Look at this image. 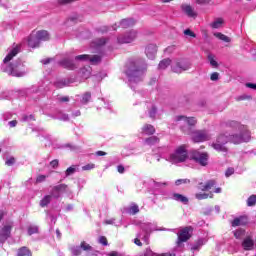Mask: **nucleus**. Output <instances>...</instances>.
Returning <instances> with one entry per match:
<instances>
[{"label": "nucleus", "instance_id": "f257e3e1", "mask_svg": "<svg viewBox=\"0 0 256 256\" xmlns=\"http://www.w3.org/2000/svg\"><path fill=\"white\" fill-rule=\"evenodd\" d=\"M229 127H236L239 130V133L232 135L219 134L216 138V141L212 143L211 147L217 153H223L227 155L229 153V147L227 143H233V145H241V143H247L251 139V133L245 125H240L237 121H229Z\"/></svg>", "mask_w": 256, "mask_h": 256}, {"label": "nucleus", "instance_id": "f03ea898", "mask_svg": "<svg viewBox=\"0 0 256 256\" xmlns=\"http://www.w3.org/2000/svg\"><path fill=\"white\" fill-rule=\"evenodd\" d=\"M126 74L129 77H137L138 73H145L147 71V64L143 61H130L126 64Z\"/></svg>", "mask_w": 256, "mask_h": 256}, {"label": "nucleus", "instance_id": "7ed1b4c3", "mask_svg": "<svg viewBox=\"0 0 256 256\" xmlns=\"http://www.w3.org/2000/svg\"><path fill=\"white\" fill-rule=\"evenodd\" d=\"M182 132L184 133V135H192V141L194 143H203L211 139V135H209V132L207 130L191 131V128H188V130L182 128Z\"/></svg>", "mask_w": 256, "mask_h": 256}, {"label": "nucleus", "instance_id": "20e7f679", "mask_svg": "<svg viewBox=\"0 0 256 256\" xmlns=\"http://www.w3.org/2000/svg\"><path fill=\"white\" fill-rule=\"evenodd\" d=\"M187 157H189V153L187 152V145L185 144L180 145L175 152L170 155L172 163H185Z\"/></svg>", "mask_w": 256, "mask_h": 256}, {"label": "nucleus", "instance_id": "39448f33", "mask_svg": "<svg viewBox=\"0 0 256 256\" xmlns=\"http://www.w3.org/2000/svg\"><path fill=\"white\" fill-rule=\"evenodd\" d=\"M190 159L201 165V167H207L209 165V153L199 152V150H192L190 152Z\"/></svg>", "mask_w": 256, "mask_h": 256}, {"label": "nucleus", "instance_id": "423d86ee", "mask_svg": "<svg viewBox=\"0 0 256 256\" xmlns=\"http://www.w3.org/2000/svg\"><path fill=\"white\" fill-rule=\"evenodd\" d=\"M193 233V226H186L182 228L178 234V245L180 243H187L190 240Z\"/></svg>", "mask_w": 256, "mask_h": 256}, {"label": "nucleus", "instance_id": "0eeeda50", "mask_svg": "<svg viewBox=\"0 0 256 256\" xmlns=\"http://www.w3.org/2000/svg\"><path fill=\"white\" fill-rule=\"evenodd\" d=\"M13 230V226L4 225L0 227V243L4 245V243L11 237V231Z\"/></svg>", "mask_w": 256, "mask_h": 256}, {"label": "nucleus", "instance_id": "6e6552de", "mask_svg": "<svg viewBox=\"0 0 256 256\" xmlns=\"http://www.w3.org/2000/svg\"><path fill=\"white\" fill-rule=\"evenodd\" d=\"M137 39V31L132 30L124 36L118 37V43H133Z\"/></svg>", "mask_w": 256, "mask_h": 256}, {"label": "nucleus", "instance_id": "1a4fd4ad", "mask_svg": "<svg viewBox=\"0 0 256 256\" xmlns=\"http://www.w3.org/2000/svg\"><path fill=\"white\" fill-rule=\"evenodd\" d=\"M4 72L8 73V75H11L12 77H23L25 75V73L19 72L17 69V65L13 63L8 64L5 67Z\"/></svg>", "mask_w": 256, "mask_h": 256}, {"label": "nucleus", "instance_id": "9d476101", "mask_svg": "<svg viewBox=\"0 0 256 256\" xmlns=\"http://www.w3.org/2000/svg\"><path fill=\"white\" fill-rule=\"evenodd\" d=\"M182 119L185 121V123H187L188 126L187 127L183 126L181 128V131H183V129H185L186 131L189 130V129H190V131H193L191 128L195 127V125H197V120L193 117L187 118L185 116H178L176 118V121H182Z\"/></svg>", "mask_w": 256, "mask_h": 256}, {"label": "nucleus", "instance_id": "9b49d317", "mask_svg": "<svg viewBox=\"0 0 256 256\" xmlns=\"http://www.w3.org/2000/svg\"><path fill=\"white\" fill-rule=\"evenodd\" d=\"M191 66L185 61L176 62V65L172 67L173 73H183V71H189Z\"/></svg>", "mask_w": 256, "mask_h": 256}, {"label": "nucleus", "instance_id": "f8f14e48", "mask_svg": "<svg viewBox=\"0 0 256 256\" xmlns=\"http://www.w3.org/2000/svg\"><path fill=\"white\" fill-rule=\"evenodd\" d=\"M242 247L244 251H253L255 247V241L253 238H251V236H247L242 242Z\"/></svg>", "mask_w": 256, "mask_h": 256}, {"label": "nucleus", "instance_id": "ddd939ff", "mask_svg": "<svg viewBox=\"0 0 256 256\" xmlns=\"http://www.w3.org/2000/svg\"><path fill=\"white\" fill-rule=\"evenodd\" d=\"M58 63L60 67H63L64 69H69L70 71H73V69L76 68L75 63H73V60L69 58H64L60 60Z\"/></svg>", "mask_w": 256, "mask_h": 256}, {"label": "nucleus", "instance_id": "4468645a", "mask_svg": "<svg viewBox=\"0 0 256 256\" xmlns=\"http://www.w3.org/2000/svg\"><path fill=\"white\" fill-rule=\"evenodd\" d=\"M217 185V181L215 180H208L206 183L200 182L199 189L200 191H211L213 187Z\"/></svg>", "mask_w": 256, "mask_h": 256}, {"label": "nucleus", "instance_id": "2eb2a0df", "mask_svg": "<svg viewBox=\"0 0 256 256\" xmlns=\"http://www.w3.org/2000/svg\"><path fill=\"white\" fill-rule=\"evenodd\" d=\"M247 223H249L247 216H239L232 221L231 225L232 227H240V225L245 226Z\"/></svg>", "mask_w": 256, "mask_h": 256}, {"label": "nucleus", "instance_id": "dca6fc26", "mask_svg": "<svg viewBox=\"0 0 256 256\" xmlns=\"http://www.w3.org/2000/svg\"><path fill=\"white\" fill-rule=\"evenodd\" d=\"M39 45H41L39 38L36 36V34H31L28 37V47H31L32 49H37Z\"/></svg>", "mask_w": 256, "mask_h": 256}, {"label": "nucleus", "instance_id": "f3484780", "mask_svg": "<svg viewBox=\"0 0 256 256\" xmlns=\"http://www.w3.org/2000/svg\"><path fill=\"white\" fill-rule=\"evenodd\" d=\"M146 56L148 59H155V55H157V46L150 44L145 49Z\"/></svg>", "mask_w": 256, "mask_h": 256}, {"label": "nucleus", "instance_id": "a211bd4d", "mask_svg": "<svg viewBox=\"0 0 256 256\" xmlns=\"http://www.w3.org/2000/svg\"><path fill=\"white\" fill-rule=\"evenodd\" d=\"M36 37H38V41H49L51 39V36L49 35V32L47 30H39L36 32Z\"/></svg>", "mask_w": 256, "mask_h": 256}, {"label": "nucleus", "instance_id": "6ab92c4d", "mask_svg": "<svg viewBox=\"0 0 256 256\" xmlns=\"http://www.w3.org/2000/svg\"><path fill=\"white\" fill-rule=\"evenodd\" d=\"M172 198L174 199V201H178L179 203H183V205H187V203H189V198H187V196H185L183 194L173 193Z\"/></svg>", "mask_w": 256, "mask_h": 256}, {"label": "nucleus", "instance_id": "aec40b11", "mask_svg": "<svg viewBox=\"0 0 256 256\" xmlns=\"http://www.w3.org/2000/svg\"><path fill=\"white\" fill-rule=\"evenodd\" d=\"M19 54V47H14L9 53L8 55H6V57L4 58V63H9V61H11L13 59V57H16Z\"/></svg>", "mask_w": 256, "mask_h": 256}, {"label": "nucleus", "instance_id": "412c9836", "mask_svg": "<svg viewBox=\"0 0 256 256\" xmlns=\"http://www.w3.org/2000/svg\"><path fill=\"white\" fill-rule=\"evenodd\" d=\"M134 25L135 21L132 18H126L120 22V27L122 29H129V27H133Z\"/></svg>", "mask_w": 256, "mask_h": 256}, {"label": "nucleus", "instance_id": "4be33fe9", "mask_svg": "<svg viewBox=\"0 0 256 256\" xmlns=\"http://www.w3.org/2000/svg\"><path fill=\"white\" fill-rule=\"evenodd\" d=\"M142 132H144L146 135H155V126L151 124H145L142 127Z\"/></svg>", "mask_w": 256, "mask_h": 256}, {"label": "nucleus", "instance_id": "5701e85b", "mask_svg": "<svg viewBox=\"0 0 256 256\" xmlns=\"http://www.w3.org/2000/svg\"><path fill=\"white\" fill-rule=\"evenodd\" d=\"M182 10L188 17H197V14H195V11H193V7L191 5H184L182 6Z\"/></svg>", "mask_w": 256, "mask_h": 256}, {"label": "nucleus", "instance_id": "b1692460", "mask_svg": "<svg viewBox=\"0 0 256 256\" xmlns=\"http://www.w3.org/2000/svg\"><path fill=\"white\" fill-rule=\"evenodd\" d=\"M17 256H33V253L29 250V248L23 246L18 249Z\"/></svg>", "mask_w": 256, "mask_h": 256}, {"label": "nucleus", "instance_id": "393cba45", "mask_svg": "<svg viewBox=\"0 0 256 256\" xmlns=\"http://www.w3.org/2000/svg\"><path fill=\"white\" fill-rule=\"evenodd\" d=\"M214 37H216L217 39H220V41H224V43H231V38H229L227 35L217 32L214 33Z\"/></svg>", "mask_w": 256, "mask_h": 256}, {"label": "nucleus", "instance_id": "a878e982", "mask_svg": "<svg viewBox=\"0 0 256 256\" xmlns=\"http://www.w3.org/2000/svg\"><path fill=\"white\" fill-rule=\"evenodd\" d=\"M160 139L157 136H151L145 139L146 145H157L159 143Z\"/></svg>", "mask_w": 256, "mask_h": 256}, {"label": "nucleus", "instance_id": "bb28decb", "mask_svg": "<svg viewBox=\"0 0 256 256\" xmlns=\"http://www.w3.org/2000/svg\"><path fill=\"white\" fill-rule=\"evenodd\" d=\"M169 65H171V59L166 58V59H163L162 61H160L158 67H159V69L165 70L166 68L169 67Z\"/></svg>", "mask_w": 256, "mask_h": 256}, {"label": "nucleus", "instance_id": "cd10ccee", "mask_svg": "<svg viewBox=\"0 0 256 256\" xmlns=\"http://www.w3.org/2000/svg\"><path fill=\"white\" fill-rule=\"evenodd\" d=\"M52 196L46 195L43 197V199L40 200V207H47L49 203H51Z\"/></svg>", "mask_w": 256, "mask_h": 256}, {"label": "nucleus", "instance_id": "c85d7f7f", "mask_svg": "<svg viewBox=\"0 0 256 256\" xmlns=\"http://www.w3.org/2000/svg\"><path fill=\"white\" fill-rule=\"evenodd\" d=\"M54 86L56 87V89H63V87L69 86V81L59 80V81L54 83Z\"/></svg>", "mask_w": 256, "mask_h": 256}, {"label": "nucleus", "instance_id": "c756f323", "mask_svg": "<svg viewBox=\"0 0 256 256\" xmlns=\"http://www.w3.org/2000/svg\"><path fill=\"white\" fill-rule=\"evenodd\" d=\"M248 207H255L256 205V195L252 194L246 201Z\"/></svg>", "mask_w": 256, "mask_h": 256}, {"label": "nucleus", "instance_id": "7c9ffc66", "mask_svg": "<svg viewBox=\"0 0 256 256\" xmlns=\"http://www.w3.org/2000/svg\"><path fill=\"white\" fill-rule=\"evenodd\" d=\"M223 23H224L223 18H218V19H216V21H214L211 24V28L212 29H219V27H221V25H223Z\"/></svg>", "mask_w": 256, "mask_h": 256}, {"label": "nucleus", "instance_id": "2f4dec72", "mask_svg": "<svg viewBox=\"0 0 256 256\" xmlns=\"http://www.w3.org/2000/svg\"><path fill=\"white\" fill-rule=\"evenodd\" d=\"M90 101H91V92L84 93V95L82 96V103L84 105H87V103H89Z\"/></svg>", "mask_w": 256, "mask_h": 256}, {"label": "nucleus", "instance_id": "473e14b6", "mask_svg": "<svg viewBox=\"0 0 256 256\" xmlns=\"http://www.w3.org/2000/svg\"><path fill=\"white\" fill-rule=\"evenodd\" d=\"M208 61L212 67H219V63L216 62L215 56L213 54L208 55Z\"/></svg>", "mask_w": 256, "mask_h": 256}, {"label": "nucleus", "instance_id": "72a5a7b5", "mask_svg": "<svg viewBox=\"0 0 256 256\" xmlns=\"http://www.w3.org/2000/svg\"><path fill=\"white\" fill-rule=\"evenodd\" d=\"M90 63H93L94 65H97V63H101V56L99 55H94V56H89Z\"/></svg>", "mask_w": 256, "mask_h": 256}, {"label": "nucleus", "instance_id": "f704fd0d", "mask_svg": "<svg viewBox=\"0 0 256 256\" xmlns=\"http://www.w3.org/2000/svg\"><path fill=\"white\" fill-rule=\"evenodd\" d=\"M129 213H130V215H137V213H139V206L137 204H133L129 208Z\"/></svg>", "mask_w": 256, "mask_h": 256}, {"label": "nucleus", "instance_id": "c9c22d12", "mask_svg": "<svg viewBox=\"0 0 256 256\" xmlns=\"http://www.w3.org/2000/svg\"><path fill=\"white\" fill-rule=\"evenodd\" d=\"M107 43V38H98L95 40V45H97V47H103V45H105Z\"/></svg>", "mask_w": 256, "mask_h": 256}, {"label": "nucleus", "instance_id": "e433bc0d", "mask_svg": "<svg viewBox=\"0 0 256 256\" xmlns=\"http://www.w3.org/2000/svg\"><path fill=\"white\" fill-rule=\"evenodd\" d=\"M196 199H198V201H203V199H209V194L207 193H197L195 195Z\"/></svg>", "mask_w": 256, "mask_h": 256}, {"label": "nucleus", "instance_id": "4c0bfd02", "mask_svg": "<svg viewBox=\"0 0 256 256\" xmlns=\"http://www.w3.org/2000/svg\"><path fill=\"white\" fill-rule=\"evenodd\" d=\"M243 235H245V230L244 229H239V230H236L234 232V237L236 239H241V237H243Z\"/></svg>", "mask_w": 256, "mask_h": 256}, {"label": "nucleus", "instance_id": "58836bf2", "mask_svg": "<svg viewBox=\"0 0 256 256\" xmlns=\"http://www.w3.org/2000/svg\"><path fill=\"white\" fill-rule=\"evenodd\" d=\"M76 61H89V55L88 54H82L75 57Z\"/></svg>", "mask_w": 256, "mask_h": 256}, {"label": "nucleus", "instance_id": "ea45409f", "mask_svg": "<svg viewBox=\"0 0 256 256\" xmlns=\"http://www.w3.org/2000/svg\"><path fill=\"white\" fill-rule=\"evenodd\" d=\"M187 183H191V180L189 179H178L175 181V185H187Z\"/></svg>", "mask_w": 256, "mask_h": 256}, {"label": "nucleus", "instance_id": "a19ab883", "mask_svg": "<svg viewBox=\"0 0 256 256\" xmlns=\"http://www.w3.org/2000/svg\"><path fill=\"white\" fill-rule=\"evenodd\" d=\"M80 247L83 249V251H91L92 249L91 245L87 244L85 241L81 242Z\"/></svg>", "mask_w": 256, "mask_h": 256}, {"label": "nucleus", "instance_id": "79ce46f5", "mask_svg": "<svg viewBox=\"0 0 256 256\" xmlns=\"http://www.w3.org/2000/svg\"><path fill=\"white\" fill-rule=\"evenodd\" d=\"M15 163H16L15 157H10V158H7L5 165H7V167H12V165H15Z\"/></svg>", "mask_w": 256, "mask_h": 256}, {"label": "nucleus", "instance_id": "37998d69", "mask_svg": "<svg viewBox=\"0 0 256 256\" xmlns=\"http://www.w3.org/2000/svg\"><path fill=\"white\" fill-rule=\"evenodd\" d=\"M53 189H54V191H57V192H59V191H66V189H67V184H60V185H57V186H55Z\"/></svg>", "mask_w": 256, "mask_h": 256}, {"label": "nucleus", "instance_id": "c03bdc74", "mask_svg": "<svg viewBox=\"0 0 256 256\" xmlns=\"http://www.w3.org/2000/svg\"><path fill=\"white\" fill-rule=\"evenodd\" d=\"M75 171H76L75 166H70V167L67 168L66 171H65L66 177H69V175H73V173H75Z\"/></svg>", "mask_w": 256, "mask_h": 256}, {"label": "nucleus", "instance_id": "a18cd8bd", "mask_svg": "<svg viewBox=\"0 0 256 256\" xmlns=\"http://www.w3.org/2000/svg\"><path fill=\"white\" fill-rule=\"evenodd\" d=\"M39 228L37 226H30L28 228V235H34V233H38Z\"/></svg>", "mask_w": 256, "mask_h": 256}, {"label": "nucleus", "instance_id": "49530a36", "mask_svg": "<svg viewBox=\"0 0 256 256\" xmlns=\"http://www.w3.org/2000/svg\"><path fill=\"white\" fill-rule=\"evenodd\" d=\"M77 0H57L58 5H70V3H75Z\"/></svg>", "mask_w": 256, "mask_h": 256}, {"label": "nucleus", "instance_id": "de8ad7c7", "mask_svg": "<svg viewBox=\"0 0 256 256\" xmlns=\"http://www.w3.org/2000/svg\"><path fill=\"white\" fill-rule=\"evenodd\" d=\"M184 35H187L188 37H192L193 39L197 37V34H195V32H193L191 29L184 30Z\"/></svg>", "mask_w": 256, "mask_h": 256}, {"label": "nucleus", "instance_id": "09e8293b", "mask_svg": "<svg viewBox=\"0 0 256 256\" xmlns=\"http://www.w3.org/2000/svg\"><path fill=\"white\" fill-rule=\"evenodd\" d=\"M91 169H95V164L90 163L82 167V171H91Z\"/></svg>", "mask_w": 256, "mask_h": 256}, {"label": "nucleus", "instance_id": "8fccbe9b", "mask_svg": "<svg viewBox=\"0 0 256 256\" xmlns=\"http://www.w3.org/2000/svg\"><path fill=\"white\" fill-rule=\"evenodd\" d=\"M234 173H235V168L229 167L225 172V177H231V175H233Z\"/></svg>", "mask_w": 256, "mask_h": 256}, {"label": "nucleus", "instance_id": "3c124183", "mask_svg": "<svg viewBox=\"0 0 256 256\" xmlns=\"http://www.w3.org/2000/svg\"><path fill=\"white\" fill-rule=\"evenodd\" d=\"M72 254L76 256L81 255V248H79L78 246L72 248Z\"/></svg>", "mask_w": 256, "mask_h": 256}, {"label": "nucleus", "instance_id": "603ef678", "mask_svg": "<svg viewBox=\"0 0 256 256\" xmlns=\"http://www.w3.org/2000/svg\"><path fill=\"white\" fill-rule=\"evenodd\" d=\"M50 165L52 167V169H57V167H59V160L58 159H54L50 162Z\"/></svg>", "mask_w": 256, "mask_h": 256}, {"label": "nucleus", "instance_id": "864d4df0", "mask_svg": "<svg viewBox=\"0 0 256 256\" xmlns=\"http://www.w3.org/2000/svg\"><path fill=\"white\" fill-rule=\"evenodd\" d=\"M155 115H157V108L152 107V109L149 112V117H151L152 119H155Z\"/></svg>", "mask_w": 256, "mask_h": 256}, {"label": "nucleus", "instance_id": "5fc2aeb1", "mask_svg": "<svg viewBox=\"0 0 256 256\" xmlns=\"http://www.w3.org/2000/svg\"><path fill=\"white\" fill-rule=\"evenodd\" d=\"M99 243H101V245L107 246L108 245L107 237L101 236L99 238Z\"/></svg>", "mask_w": 256, "mask_h": 256}, {"label": "nucleus", "instance_id": "6e6d98bb", "mask_svg": "<svg viewBox=\"0 0 256 256\" xmlns=\"http://www.w3.org/2000/svg\"><path fill=\"white\" fill-rule=\"evenodd\" d=\"M211 81H218L219 80V73L213 72L210 76Z\"/></svg>", "mask_w": 256, "mask_h": 256}, {"label": "nucleus", "instance_id": "4d7b16f0", "mask_svg": "<svg viewBox=\"0 0 256 256\" xmlns=\"http://www.w3.org/2000/svg\"><path fill=\"white\" fill-rule=\"evenodd\" d=\"M45 179H47V176L45 175H39L36 179L37 183H43V181H45Z\"/></svg>", "mask_w": 256, "mask_h": 256}, {"label": "nucleus", "instance_id": "13d9d810", "mask_svg": "<svg viewBox=\"0 0 256 256\" xmlns=\"http://www.w3.org/2000/svg\"><path fill=\"white\" fill-rule=\"evenodd\" d=\"M60 103H69V96L59 98Z\"/></svg>", "mask_w": 256, "mask_h": 256}, {"label": "nucleus", "instance_id": "bf43d9fd", "mask_svg": "<svg viewBox=\"0 0 256 256\" xmlns=\"http://www.w3.org/2000/svg\"><path fill=\"white\" fill-rule=\"evenodd\" d=\"M117 171H118V173H121V174L125 173V166L118 165L117 166Z\"/></svg>", "mask_w": 256, "mask_h": 256}, {"label": "nucleus", "instance_id": "052dcab7", "mask_svg": "<svg viewBox=\"0 0 256 256\" xmlns=\"http://www.w3.org/2000/svg\"><path fill=\"white\" fill-rule=\"evenodd\" d=\"M210 2H211V0H196V3L198 5H205V4L210 3Z\"/></svg>", "mask_w": 256, "mask_h": 256}, {"label": "nucleus", "instance_id": "680f3d73", "mask_svg": "<svg viewBox=\"0 0 256 256\" xmlns=\"http://www.w3.org/2000/svg\"><path fill=\"white\" fill-rule=\"evenodd\" d=\"M96 155L97 157H105V155H107V152L99 150L96 152Z\"/></svg>", "mask_w": 256, "mask_h": 256}, {"label": "nucleus", "instance_id": "e2e57ef3", "mask_svg": "<svg viewBox=\"0 0 256 256\" xmlns=\"http://www.w3.org/2000/svg\"><path fill=\"white\" fill-rule=\"evenodd\" d=\"M17 120H12L8 123L9 127L13 128V127H17Z\"/></svg>", "mask_w": 256, "mask_h": 256}, {"label": "nucleus", "instance_id": "0e129e2a", "mask_svg": "<svg viewBox=\"0 0 256 256\" xmlns=\"http://www.w3.org/2000/svg\"><path fill=\"white\" fill-rule=\"evenodd\" d=\"M246 87H248L249 89H255L256 90V84H253V83H246Z\"/></svg>", "mask_w": 256, "mask_h": 256}, {"label": "nucleus", "instance_id": "69168bd1", "mask_svg": "<svg viewBox=\"0 0 256 256\" xmlns=\"http://www.w3.org/2000/svg\"><path fill=\"white\" fill-rule=\"evenodd\" d=\"M43 65H49V63H51V58H47L42 60Z\"/></svg>", "mask_w": 256, "mask_h": 256}, {"label": "nucleus", "instance_id": "338daca9", "mask_svg": "<svg viewBox=\"0 0 256 256\" xmlns=\"http://www.w3.org/2000/svg\"><path fill=\"white\" fill-rule=\"evenodd\" d=\"M153 255H155V254H154L153 251H151V250H147V251L145 252V256H153Z\"/></svg>", "mask_w": 256, "mask_h": 256}, {"label": "nucleus", "instance_id": "774afa93", "mask_svg": "<svg viewBox=\"0 0 256 256\" xmlns=\"http://www.w3.org/2000/svg\"><path fill=\"white\" fill-rule=\"evenodd\" d=\"M108 256H119V253L112 251L108 254Z\"/></svg>", "mask_w": 256, "mask_h": 256}]
</instances>
